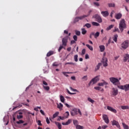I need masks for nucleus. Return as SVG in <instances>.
<instances>
[{
	"mask_svg": "<svg viewBox=\"0 0 129 129\" xmlns=\"http://www.w3.org/2000/svg\"><path fill=\"white\" fill-rule=\"evenodd\" d=\"M99 81V76H97L90 81L89 84V85H91V84H92V85H93V84H95V83H96V82H97V81Z\"/></svg>",
	"mask_w": 129,
	"mask_h": 129,
	"instance_id": "obj_4",
	"label": "nucleus"
},
{
	"mask_svg": "<svg viewBox=\"0 0 129 129\" xmlns=\"http://www.w3.org/2000/svg\"><path fill=\"white\" fill-rule=\"evenodd\" d=\"M85 52H86V50L85 49V48L83 49V50H82L81 55H84L85 54Z\"/></svg>",
	"mask_w": 129,
	"mask_h": 129,
	"instance_id": "obj_51",
	"label": "nucleus"
},
{
	"mask_svg": "<svg viewBox=\"0 0 129 129\" xmlns=\"http://www.w3.org/2000/svg\"><path fill=\"white\" fill-rule=\"evenodd\" d=\"M128 44L129 42L128 40H125L122 43V44H121V47L123 49V50H125L126 49H127L128 47Z\"/></svg>",
	"mask_w": 129,
	"mask_h": 129,
	"instance_id": "obj_5",
	"label": "nucleus"
},
{
	"mask_svg": "<svg viewBox=\"0 0 129 129\" xmlns=\"http://www.w3.org/2000/svg\"><path fill=\"white\" fill-rule=\"evenodd\" d=\"M109 80L113 84V85H116L119 89H121L122 90H124L125 91H128V90H129V84L120 85V82H119V80L116 78H110Z\"/></svg>",
	"mask_w": 129,
	"mask_h": 129,
	"instance_id": "obj_1",
	"label": "nucleus"
},
{
	"mask_svg": "<svg viewBox=\"0 0 129 129\" xmlns=\"http://www.w3.org/2000/svg\"><path fill=\"white\" fill-rule=\"evenodd\" d=\"M81 31H82V34L83 35H85V34L87 33V31L85 30V28H82Z\"/></svg>",
	"mask_w": 129,
	"mask_h": 129,
	"instance_id": "obj_30",
	"label": "nucleus"
},
{
	"mask_svg": "<svg viewBox=\"0 0 129 129\" xmlns=\"http://www.w3.org/2000/svg\"><path fill=\"white\" fill-rule=\"evenodd\" d=\"M73 39L75 41H76V42L77 41V36L76 35H74L73 36Z\"/></svg>",
	"mask_w": 129,
	"mask_h": 129,
	"instance_id": "obj_56",
	"label": "nucleus"
},
{
	"mask_svg": "<svg viewBox=\"0 0 129 129\" xmlns=\"http://www.w3.org/2000/svg\"><path fill=\"white\" fill-rule=\"evenodd\" d=\"M62 74H63V75H64V76H66V77H68L69 76L67 74H71L72 73L62 72Z\"/></svg>",
	"mask_w": 129,
	"mask_h": 129,
	"instance_id": "obj_33",
	"label": "nucleus"
},
{
	"mask_svg": "<svg viewBox=\"0 0 129 129\" xmlns=\"http://www.w3.org/2000/svg\"><path fill=\"white\" fill-rule=\"evenodd\" d=\"M70 89H71V90H72V91H75V92H78V90H77V89H73V88L71 87H70Z\"/></svg>",
	"mask_w": 129,
	"mask_h": 129,
	"instance_id": "obj_48",
	"label": "nucleus"
},
{
	"mask_svg": "<svg viewBox=\"0 0 129 129\" xmlns=\"http://www.w3.org/2000/svg\"><path fill=\"white\" fill-rule=\"evenodd\" d=\"M38 125H42V123H41V120H38L37 121Z\"/></svg>",
	"mask_w": 129,
	"mask_h": 129,
	"instance_id": "obj_63",
	"label": "nucleus"
},
{
	"mask_svg": "<svg viewBox=\"0 0 129 129\" xmlns=\"http://www.w3.org/2000/svg\"><path fill=\"white\" fill-rule=\"evenodd\" d=\"M64 103V105H66V106H67V107H68V108H70V107H71V106H70L68 103Z\"/></svg>",
	"mask_w": 129,
	"mask_h": 129,
	"instance_id": "obj_54",
	"label": "nucleus"
},
{
	"mask_svg": "<svg viewBox=\"0 0 129 129\" xmlns=\"http://www.w3.org/2000/svg\"><path fill=\"white\" fill-rule=\"evenodd\" d=\"M57 108H58L59 109H60V110H62V109H63V104L61 103H59V104L57 103Z\"/></svg>",
	"mask_w": 129,
	"mask_h": 129,
	"instance_id": "obj_20",
	"label": "nucleus"
},
{
	"mask_svg": "<svg viewBox=\"0 0 129 129\" xmlns=\"http://www.w3.org/2000/svg\"><path fill=\"white\" fill-rule=\"evenodd\" d=\"M122 124L124 129L129 128L128 125H126L125 123H122Z\"/></svg>",
	"mask_w": 129,
	"mask_h": 129,
	"instance_id": "obj_31",
	"label": "nucleus"
},
{
	"mask_svg": "<svg viewBox=\"0 0 129 129\" xmlns=\"http://www.w3.org/2000/svg\"><path fill=\"white\" fill-rule=\"evenodd\" d=\"M107 108L108 109V110H110V111H111L112 112H113L114 113H116V112H117V111H116V109H114L113 108L108 106L107 107Z\"/></svg>",
	"mask_w": 129,
	"mask_h": 129,
	"instance_id": "obj_11",
	"label": "nucleus"
},
{
	"mask_svg": "<svg viewBox=\"0 0 129 129\" xmlns=\"http://www.w3.org/2000/svg\"><path fill=\"white\" fill-rule=\"evenodd\" d=\"M94 5L95 6H96L97 7H99V4L97 2H95L94 3Z\"/></svg>",
	"mask_w": 129,
	"mask_h": 129,
	"instance_id": "obj_59",
	"label": "nucleus"
},
{
	"mask_svg": "<svg viewBox=\"0 0 129 129\" xmlns=\"http://www.w3.org/2000/svg\"><path fill=\"white\" fill-rule=\"evenodd\" d=\"M92 25L93 26H96V27H98V26H99V24L97 22H92Z\"/></svg>",
	"mask_w": 129,
	"mask_h": 129,
	"instance_id": "obj_41",
	"label": "nucleus"
},
{
	"mask_svg": "<svg viewBox=\"0 0 129 129\" xmlns=\"http://www.w3.org/2000/svg\"><path fill=\"white\" fill-rule=\"evenodd\" d=\"M121 109L124 110V109H128L129 107L128 106H121Z\"/></svg>",
	"mask_w": 129,
	"mask_h": 129,
	"instance_id": "obj_36",
	"label": "nucleus"
},
{
	"mask_svg": "<svg viewBox=\"0 0 129 129\" xmlns=\"http://www.w3.org/2000/svg\"><path fill=\"white\" fill-rule=\"evenodd\" d=\"M86 46L88 47V48L91 50V51H93V47L92 46L89 45V44H86Z\"/></svg>",
	"mask_w": 129,
	"mask_h": 129,
	"instance_id": "obj_38",
	"label": "nucleus"
},
{
	"mask_svg": "<svg viewBox=\"0 0 129 129\" xmlns=\"http://www.w3.org/2000/svg\"><path fill=\"white\" fill-rule=\"evenodd\" d=\"M62 49H63V46L60 45L58 50V52H60V51H61V50H62Z\"/></svg>",
	"mask_w": 129,
	"mask_h": 129,
	"instance_id": "obj_58",
	"label": "nucleus"
},
{
	"mask_svg": "<svg viewBox=\"0 0 129 129\" xmlns=\"http://www.w3.org/2000/svg\"><path fill=\"white\" fill-rule=\"evenodd\" d=\"M118 37V35H117V34H115L113 36V40L114 42H115V43H116L117 42Z\"/></svg>",
	"mask_w": 129,
	"mask_h": 129,
	"instance_id": "obj_21",
	"label": "nucleus"
},
{
	"mask_svg": "<svg viewBox=\"0 0 129 129\" xmlns=\"http://www.w3.org/2000/svg\"><path fill=\"white\" fill-rule=\"evenodd\" d=\"M101 66V63H99L95 69V71H97L98 70H99V69L100 68V67Z\"/></svg>",
	"mask_w": 129,
	"mask_h": 129,
	"instance_id": "obj_24",
	"label": "nucleus"
},
{
	"mask_svg": "<svg viewBox=\"0 0 129 129\" xmlns=\"http://www.w3.org/2000/svg\"><path fill=\"white\" fill-rule=\"evenodd\" d=\"M52 66H53V67H57V66H59V64L57 63L56 62H55L52 64Z\"/></svg>",
	"mask_w": 129,
	"mask_h": 129,
	"instance_id": "obj_50",
	"label": "nucleus"
},
{
	"mask_svg": "<svg viewBox=\"0 0 129 129\" xmlns=\"http://www.w3.org/2000/svg\"><path fill=\"white\" fill-rule=\"evenodd\" d=\"M75 43H76V41L72 40V41H71V45H73V44H75Z\"/></svg>",
	"mask_w": 129,
	"mask_h": 129,
	"instance_id": "obj_60",
	"label": "nucleus"
},
{
	"mask_svg": "<svg viewBox=\"0 0 129 129\" xmlns=\"http://www.w3.org/2000/svg\"><path fill=\"white\" fill-rule=\"evenodd\" d=\"M60 100L61 102H62V103H64V102H65V98L62 95L60 96Z\"/></svg>",
	"mask_w": 129,
	"mask_h": 129,
	"instance_id": "obj_28",
	"label": "nucleus"
},
{
	"mask_svg": "<svg viewBox=\"0 0 129 129\" xmlns=\"http://www.w3.org/2000/svg\"><path fill=\"white\" fill-rule=\"evenodd\" d=\"M19 114V115H17L18 119H21V118H23V113L22 112H20Z\"/></svg>",
	"mask_w": 129,
	"mask_h": 129,
	"instance_id": "obj_23",
	"label": "nucleus"
},
{
	"mask_svg": "<svg viewBox=\"0 0 129 129\" xmlns=\"http://www.w3.org/2000/svg\"><path fill=\"white\" fill-rule=\"evenodd\" d=\"M63 116L66 118H68V116H69V112L67 111L64 113Z\"/></svg>",
	"mask_w": 129,
	"mask_h": 129,
	"instance_id": "obj_32",
	"label": "nucleus"
},
{
	"mask_svg": "<svg viewBox=\"0 0 129 129\" xmlns=\"http://www.w3.org/2000/svg\"><path fill=\"white\" fill-rule=\"evenodd\" d=\"M102 117L103 120H104L106 123H109V119H108V116H107V115L103 114Z\"/></svg>",
	"mask_w": 129,
	"mask_h": 129,
	"instance_id": "obj_10",
	"label": "nucleus"
},
{
	"mask_svg": "<svg viewBox=\"0 0 129 129\" xmlns=\"http://www.w3.org/2000/svg\"><path fill=\"white\" fill-rule=\"evenodd\" d=\"M91 35L94 36L95 39H97V38H98V37H99L100 33L99 32H97L96 33H95L94 32H92L91 33Z\"/></svg>",
	"mask_w": 129,
	"mask_h": 129,
	"instance_id": "obj_12",
	"label": "nucleus"
},
{
	"mask_svg": "<svg viewBox=\"0 0 129 129\" xmlns=\"http://www.w3.org/2000/svg\"><path fill=\"white\" fill-rule=\"evenodd\" d=\"M73 123L75 126L77 125H78V121L77 120H73Z\"/></svg>",
	"mask_w": 129,
	"mask_h": 129,
	"instance_id": "obj_39",
	"label": "nucleus"
},
{
	"mask_svg": "<svg viewBox=\"0 0 129 129\" xmlns=\"http://www.w3.org/2000/svg\"><path fill=\"white\" fill-rule=\"evenodd\" d=\"M112 125H116L117 127H118V126H119V123L117 121L114 120L112 121Z\"/></svg>",
	"mask_w": 129,
	"mask_h": 129,
	"instance_id": "obj_16",
	"label": "nucleus"
},
{
	"mask_svg": "<svg viewBox=\"0 0 129 129\" xmlns=\"http://www.w3.org/2000/svg\"><path fill=\"white\" fill-rule=\"evenodd\" d=\"M54 54V51H49L46 54L47 57H50V56L53 55Z\"/></svg>",
	"mask_w": 129,
	"mask_h": 129,
	"instance_id": "obj_25",
	"label": "nucleus"
},
{
	"mask_svg": "<svg viewBox=\"0 0 129 129\" xmlns=\"http://www.w3.org/2000/svg\"><path fill=\"white\" fill-rule=\"evenodd\" d=\"M40 112L42 114V115H45V112L43 111V110H40Z\"/></svg>",
	"mask_w": 129,
	"mask_h": 129,
	"instance_id": "obj_62",
	"label": "nucleus"
},
{
	"mask_svg": "<svg viewBox=\"0 0 129 129\" xmlns=\"http://www.w3.org/2000/svg\"><path fill=\"white\" fill-rule=\"evenodd\" d=\"M67 39L66 38H62V45L64 46V47H66L67 46V42H68Z\"/></svg>",
	"mask_w": 129,
	"mask_h": 129,
	"instance_id": "obj_15",
	"label": "nucleus"
},
{
	"mask_svg": "<svg viewBox=\"0 0 129 129\" xmlns=\"http://www.w3.org/2000/svg\"><path fill=\"white\" fill-rule=\"evenodd\" d=\"M119 29L121 33L123 32L124 29H126V24H125V20L121 19L119 23Z\"/></svg>",
	"mask_w": 129,
	"mask_h": 129,
	"instance_id": "obj_2",
	"label": "nucleus"
},
{
	"mask_svg": "<svg viewBox=\"0 0 129 129\" xmlns=\"http://www.w3.org/2000/svg\"><path fill=\"white\" fill-rule=\"evenodd\" d=\"M59 115V112H55L52 116V118H55Z\"/></svg>",
	"mask_w": 129,
	"mask_h": 129,
	"instance_id": "obj_35",
	"label": "nucleus"
},
{
	"mask_svg": "<svg viewBox=\"0 0 129 129\" xmlns=\"http://www.w3.org/2000/svg\"><path fill=\"white\" fill-rule=\"evenodd\" d=\"M114 14V11H112L110 14V17H111V18H112V15H113Z\"/></svg>",
	"mask_w": 129,
	"mask_h": 129,
	"instance_id": "obj_61",
	"label": "nucleus"
},
{
	"mask_svg": "<svg viewBox=\"0 0 129 129\" xmlns=\"http://www.w3.org/2000/svg\"><path fill=\"white\" fill-rule=\"evenodd\" d=\"M67 92L69 93V94H71V95L76 94V93H71V92H70V91L68 89H67Z\"/></svg>",
	"mask_w": 129,
	"mask_h": 129,
	"instance_id": "obj_49",
	"label": "nucleus"
},
{
	"mask_svg": "<svg viewBox=\"0 0 129 129\" xmlns=\"http://www.w3.org/2000/svg\"><path fill=\"white\" fill-rule=\"evenodd\" d=\"M46 121L47 124H49V123H50V121L49 120V118L48 117L46 118Z\"/></svg>",
	"mask_w": 129,
	"mask_h": 129,
	"instance_id": "obj_57",
	"label": "nucleus"
},
{
	"mask_svg": "<svg viewBox=\"0 0 129 129\" xmlns=\"http://www.w3.org/2000/svg\"><path fill=\"white\" fill-rule=\"evenodd\" d=\"M74 60L75 62L78 61V55L76 54L74 56Z\"/></svg>",
	"mask_w": 129,
	"mask_h": 129,
	"instance_id": "obj_40",
	"label": "nucleus"
},
{
	"mask_svg": "<svg viewBox=\"0 0 129 129\" xmlns=\"http://www.w3.org/2000/svg\"><path fill=\"white\" fill-rule=\"evenodd\" d=\"M72 122V120L70 119L66 122H62V125H68L70 124V123Z\"/></svg>",
	"mask_w": 129,
	"mask_h": 129,
	"instance_id": "obj_17",
	"label": "nucleus"
},
{
	"mask_svg": "<svg viewBox=\"0 0 129 129\" xmlns=\"http://www.w3.org/2000/svg\"><path fill=\"white\" fill-rule=\"evenodd\" d=\"M94 89H95L96 90H100V89H101V87H95Z\"/></svg>",
	"mask_w": 129,
	"mask_h": 129,
	"instance_id": "obj_53",
	"label": "nucleus"
},
{
	"mask_svg": "<svg viewBox=\"0 0 129 129\" xmlns=\"http://www.w3.org/2000/svg\"><path fill=\"white\" fill-rule=\"evenodd\" d=\"M78 113H79V114H80L81 115H82V113H81V111H80V109L76 108H74V109H73L71 112V114L73 116H74V115H77Z\"/></svg>",
	"mask_w": 129,
	"mask_h": 129,
	"instance_id": "obj_3",
	"label": "nucleus"
},
{
	"mask_svg": "<svg viewBox=\"0 0 129 129\" xmlns=\"http://www.w3.org/2000/svg\"><path fill=\"white\" fill-rule=\"evenodd\" d=\"M107 125H103L102 126V128H103V129H105V128H107Z\"/></svg>",
	"mask_w": 129,
	"mask_h": 129,
	"instance_id": "obj_64",
	"label": "nucleus"
},
{
	"mask_svg": "<svg viewBox=\"0 0 129 129\" xmlns=\"http://www.w3.org/2000/svg\"><path fill=\"white\" fill-rule=\"evenodd\" d=\"M16 123L18 124H21V123H24V121H23V120H20L19 121H17Z\"/></svg>",
	"mask_w": 129,
	"mask_h": 129,
	"instance_id": "obj_47",
	"label": "nucleus"
},
{
	"mask_svg": "<svg viewBox=\"0 0 129 129\" xmlns=\"http://www.w3.org/2000/svg\"><path fill=\"white\" fill-rule=\"evenodd\" d=\"M75 33L77 36H80V34H81V32H80V31L78 30H75Z\"/></svg>",
	"mask_w": 129,
	"mask_h": 129,
	"instance_id": "obj_44",
	"label": "nucleus"
},
{
	"mask_svg": "<svg viewBox=\"0 0 129 129\" xmlns=\"http://www.w3.org/2000/svg\"><path fill=\"white\" fill-rule=\"evenodd\" d=\"M43 88L44 89L47 90V91L50 90V87H49V86H43Z\"/></svg>",
	"mask_w": 129,
	"mask_h": 129,
	"instance_id": "obj_46",
	"label": "nucleus"
},
{
	"mask_svg": "<svg viewBox=\"0 0 129 129\" xmlns=\"http://www.w3.org/2000/svg\"><path fill=\"white\" fill-rule=\"evenodd\" d=\"M122 17V14L121 13H117L115 15V18L116 20H120Z\"/></svg>",
	"mask_w": 129,
	"mask_h": 129,
	"instance_id": "obj_13",
	"label": "nucleus"
},
{
	"mask_svg": "<svg viewBox=\"0 0 129 129\" xmlns=\"http://www.w3.org/2000/svg\"><path fill=\"white\" fill-rule=\"evenodd\" d=\"M101 15H102L103 17H108L109 15V13H108V11H102L101 12Z\"/></svg>",
	"mask_w": 129,
	"mask_h": 129,
	"instance_id": "obj_14",
	"label": "nucleus"
},
{
	"mask_svg": "<svg viewBox=\"0 0 129 129\" xmlns=\"http://www.w3.org/2000/svg\"><path fill=\"white\" fill-rule=\"evenodd\" d=\"M94 17L96 20L97 22L98 23H102V19H101V17L99 15H94Z\"/></svg>",
	"mask_w": 129,
	"mask_h": 129,
	"instance_id": "obj_8",
	"label": "nucleus"
},
{
	"mask_svg": "<svg viewBox=\"0 0 129 129\" xmlns=\"http://www.w3.org/2000/svg\"><path fill=\"white\" fill-rule=\"evenodd\" d=\"M111 42V38H110L108 41V43L106 44V47H108V45H109V44H110Z\"/></svg>",
	"mask_w": 129,
	"mask_h": 129,
	"instance_id": "obj_43",
	"label": "nucleus"
},
{
	"mask_svg": "<svg viewBox=\"0 0 129 129\" xmlns=\"http://www.w3.org/2000/svg\"><path fill=\"white\" fill-rule=\"evenodd\" d=\"M76 128L77 129H83L84 127L83 126H81L80 125H78L76 126Z\"/></svg>",
	"mask_w": 129,
	"mask_h": 129,
	"instance_id": "obj_37",
	"label": "nucleus"
},
{
	"mask_svg": "<svg viewBox=\"0 0 129 129\" xmlns=\"http://www.w3.org/2000/svg\"><path fill=\"white\" fill-rule=\"evenodd\" d=\"M68 64H69V65H75V63H74V62H67V63H65V65H68Z\"/></svg>",
	"mask_w": 129,
	"mask_h": 129,
	"instance_id": "obj_52",
	"label": "nucleus"
},
{
	"mask_svg": "<svg viewBox=\"0 0 129 129\" xmlns=\"http://www.w3.org/2000/svg\"><path fill=\"white\" fill-rule=\"evenodd\" d=\"M82 79H83V80H85V81H86V80H87V76H84Z\"/></svg>",
	"mask_w": 129,
	"mask_h": 129,
	"instance_id": "obj_55",
	"label": "nucleus"
},
{
	"mask_svg": "<svg viewBox=\"0 0 129 129\" xmlns=\"http://www.w3.org/2000/svg\"><path fill=\"white\" fill-rule=\"evenodd\" d=\"M108 84L105 82V81L103 80V83H99L98 84V86H103V85H107Z\"/></svg>",
	"mask_w": 129,
	"mask_h": 129,
	"instance_id": "obj_18",
	"label": "nucleus"
},
{
	"mask_svg": "<svg viewBox=\"0 0 129 129\" xmlns=\"http://www.w3.org/2000/svg\"><path fill=\"white\" fill-rule=\"evenodd\" d=\"M99 48L100 49L101 52H103L104 50H105V47L104 46V45H100L99 46Z\"/></svg>",
	"mask_w": 129,
	"mask_h": 129,
	"instance_id": "obj_27",
	"label": "nucleus"
},
{
	"mask_svg": "<svg viewBox=\"0 0 129 129\" xmlns=\"http://www.w3.org/2000/svg\"><path fill=\"white\" fill-rule=\"evenodd\" d=\"M84 27H86L87 29H90V28H91V24L89 23H86L84 25Z\"/></svg>",
	"mask_w": 129,
	"mask_h": 129,
	"instance_id": "obj_34",
	"label": "nucleus"
},
{
	"mask_svg": "<svg viewBox=\"0 0 129 129\" xmlns=\"http://www.w3.org/2000/svg\"><path fill=\"white\" fill-rule=\"evenodd\" d=\"M102 63H103L104 67L108 66V64L107 63V58L106 57L102 58Z\"/></svg>",
	"mask_w": 129,
	"mask_h": 129,
	"instance_id": "obj_9",
	"label": "nucleus"
},
{
	"mask_svg": "<svg viewBox=\"0 0 129 129\" xmlns=\"http://www.w3.org/2000/svg\"><path fill=\"white\" fill-rule=\"evenodd\" d=\"M128 58H129V54H126L125 55V56L124 57V59H123L124 62H126V61H127V60H128Z\"/></svg>",
	"mask_w": 129,
	"mask_h": 129,
	"instance_id": "obj_22",
	"label": "nucleus"
},
{
	"mask_svg": "<svg viewBox=\"0 0 129 129\" xmlns=\"http://www.w3.org/2000/svg\"><path fill=\"white\" fill-rule=\"evenodd\" d=\"M113 27H114V25H110L106 29V31H109V30H111Z\"/></svg>",
	"mask_w": 129,
	"mask_h": 129,
	"instance_id": "obj_29",
	"label": "nucleus"
},
{
	"mask_svg": "<svg viewBox=\"0 0 129 129\" xmlns=\"http://www.w3.org/2000/svg\"><path fill=\"white\" fill-rule=\"evenodd\" d=\"M87 17L88 16L83 15L79 17H76L74 21V23H77V22H79L80 20H83V19L85 18H87Z\"/></svg>",
	"mask_w": 129,
	"mask_h": 129,
	"instance_id": "obj_6",
	"label": "nucleus"
},
{
	"mask_svg": "<svg viewBox=\"0 0 129 129\" xmlns=\"http://www.w3.org/2000/svg\"><path fill=\"white\" fill-rule=\"evenodd\" d=\"M112 96H116L118 94V90L116 88H113L112 89Z\"/></svg>",
	"mask_w": 129,
	"mask_h": 129,
	"instance_id": "obj_7",
	"label": "nucleus"
},
{
	"mask_svg": "<svg viewBox=\"0 0 129 129\" xmlns=\"http://www.w3.org/2000/svg\"><path fill=\"white\" fill-rule=\"evenodd\" d=\"M88 101H89L90 102H91V103H94V100H93L92 99H91V98H88Z\"/></svg>",
	"mask_w": 129,
	"mask_h": 129,
	"instance_id": "obj_45",
	"label": "nucleus"
},
{
	"mask_svg": "<svg viewBox=\"0 0 129 129\" xmlns=\"http://www.w3.org/2000/svg\"><path fill=\"white\" fill-rule=\"evenodd\" d=\"M55 124L57 125L58 129H62V125H61V123L59 122L55 121Z\"/></svg>",
	"mask_w": 129,
	"mask_h": 129,
	"instance_id": "obj_19",
	"label": "nucleus"
},
{
	"mask_svg": "<svg viewBox=\"0 0 129 129\" xmlns=\"http://www.w3.org/2000/svg\"><path fill=\"white\" fill-rule=\"evenodd\" d=\"M108 6L109 8H115V4L114 3H109L108 4Z\"/></svg>",
	"mask_w": 129,
	"mask_h": 129,
	"instance_id": "obj_26",
	"label": "nucleus"
},
{
	"mask_svg": "<svg viewBox=\"0 0 129 129\" xmlns=\"http://www.w3.org/2000/svg\"><path fill=\"white\" fill-rule=\"evenodd\" d=\"M113 32H117L118 33H120V31H119V29H118L117 27H114Z\"/></svg>",
	"mask_w": 129,
	"mask_h": 129,
	"instance_id": "obj_42",
	"label": "nucleus"
}]
</instances>
